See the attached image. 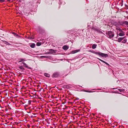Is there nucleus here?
<instances>
[{"label":"nucleus","instance_id":"obj_1","mask_svg":"<svg viewBox=\"0 0 128 128\" xmlns=\"http://www.w3.org/2000/svg\"><path fill=\"white\" fill-rule=\"evenodd\" d=\"M94 53L98 55L103 57H106L108 56V55L107 54H104L99 52H95Z\"/></svg>","mask_w":128,"mask_h":128},{"label":"nucleus","instance_id":"obj_2","mask_svg":"<svg viewBox=\"0 0 128 128\" xmlns=\"http://www.w3.org/2000/svg\"><path fill=\"white\" fill-rule=\"evenodd\" d=\"M118 23L120 24L122 26H123L128 27V21L120 22Z\"/></svg>","mask_w":128,"mask_h":128},{"label":"nucleus","instance_id":"obj_3","mask_svg":"<svg viewBox=\"0 0 128 128\" xmlns=\"http://www.w3.org/2000/svg\"><path fill=\"white\" fill-rule=\"evenodd\" d=\"M106 34L107 36L110 38H113L114 36V32L112 31L108 32Z\"/></svg>","mask_w":128,"mask_h":128},{"label":"nucleus","instance_id":"obj_4","mask_svg":"<svg viewBox=\"0 0 128 128\" xmlns=\"http://www.w3.org/2000/svg\"><path fill=\"white\" fill-rule=\"evenodd\" d=\"M92 29L96 31L98 33H101L102 32L97 28L93 27L92 28Z\"/></svg>","mask_w":128,"mask_h":128},{"label":"nucleus","instance_id":"obj_5","mask_svg":"<svg viewBox=\"0 0 128 128\" xmlns=\"http://www.w3.org/2000/svg\"><path fill=\"white\" fill-rule=\"evenodd\" d=\"M59 76V74L58 72H55L52 75V77H57Z\"/></svg>","mask_w":128,"mask_h":128},{"label":"nucleus","instance_id":"obj_6","mask_svg":"<svg viewBox=\"0 0 128 128\" xmlns=\"http://www.w3.org/2000/svg\"><path fill=\"white\" fill-rule=\"evenodd\" d=\"M54 50L52 49H50L49 50V51L48 52H47V54H52L54 53Z\"/></svg>","mask_w":128,"mask_h":128},{"label":"nucleus","instance_id":"obj_7","mask_svg":"<svg viewBox=\"0 0 128 128\" xmlns=\"http://www.w3.org/2000/svg\"><path fill=\"white\" fill-rule=\"evenodd\" d=\"M125 32L124 31L120 32L118 34L119 36H123L125 35Z\"/></svg>","mask_w":128,"mask_h":128},{"label":"nucleus","instance_id":"obj_8","mask_svg":"<svg viewBox=\"0 0 128 128\" xmlns=\"http://www.w3.org/2000/svg\"><path fill=\"white\" fill-rule=\"evenodd\" d=\"M116 29L117 30H118V31H120V32H122L123 31V30H124L126 29L125 28H124V29H121L120 28L118 27L116 28Z\"/></svg>","mask_w":128,"mask_h":128},{"label":"nucleus","instance_id":"obj_9","mask_svg":"<svg viewBox=\"0 0 128 128\" xmlns=\"http://www.w3.org/2000/svg\"><path fill=\"white\" fill-rule=\"evenodd\" d=\"M62 48L64 50H66L68 49V46H67L65 45L63 46Z\"/></svg>","mask_w":128,"mask_h":128},{"label":"nucleus","instance_id":"obj_10","mask_svg":"<svg viewBox=\"0 0 128 128\" xmlns=\"http://www.w3.org/2000/svg\"><path fill=\"white\" fill-rule=\"evenodd\" d=\"M80 50H72V54H74L79 52Z\"/></svg>","mask_w":128,"mask_h":128},{"label":"nucleus","instance_id":"obj_11","mask_svg":"<svg viewBox=\"0 0 128 128\" xmlns=\"http://www.w3.org/2000/svg\"><path fill=\"white\" fill-rule=\"evenodd\" d=\"M124 38H119L118 40V42H120L124 39Z\"/></svg>","mask_w":128,"mask_h":128},{"label":"nucleus","instance_id":"obj_12","mask_svg":"<svg viewBox=\"0 0 128 128\" xmlns=\"http://www.w3.org/2000/svg\"><path fill=\"white\" fill-rule=\"evenodd\" d=\"M98 59L100 61H101L103 62L104 63H105V64H106L107 65H108V66H109V64H108L106 62H105L104 61L101 60V59H100V58H98Z\"/></svg>","mask_w":128,"mask_h":128},{"label":"nucleus","instance_id":"obj_13","mask_svg":"<svg viewBox=\"0 0 128 128\" xmlns=\"http://www.w3.org/2000/svg\"><path fill=\"white\" fill-rule=\"evenodd\" d=\"M19 62H24V61H25L26 60L25 59V58H24V59H23V58H20L19 59Z\"/></svg>","mask_w":128,"mask_h":128},{"label":"nucleus","instance_id":"obj_14","mask_svg":"<svg viewBox=\"0 0 128 128\" xmlns=\"http://www.w3.org/2000/svg\"><path fill=\"white\" fill-rule=\"evenodd\" d=\"M22 63L23 64H24V66L28 68H29V67L27 65L25 62H22Z\"/></svg>","mask_w":128,"mask_h":128},{"label":"nucleus","instance_id":"obj_15","mask_svg":"<svg viewBox=\"0 0 128 128\" xmlns=\"http://www.w3.org/2000/svg\"><path fill=\"white\" fill-rule=\"evenodd\" d=\"M35 44L34 43H32L30 45V47L32 48H34L35 47Z\"/></svg>","mask_w":128,"mask_h":128},{"label":"nucleus","instance_id":"obj_16","mask_svg":"<svg viewBox=\"0 0 128 128\" xmlns=\"http://www.w3.org/2000/svg\"><path fill=\"white\" fill-rule=\"evenodd\" d=\"M44 75L48 77H49L50 76V74L46 73H44Z\"/></svg>","mask_w":128,"mask_h":128},{"label":"nucleus","instance_id":"obj_17","mask_svg":"<svg viewBox=\"0 0 128 128\" xmlns=\"http://www.w3.org/2000/svg\"><path fill=\"white\" fill-rule=\"evenodd\" d=\"M96 44H93L92 46V48L93 49H95L96 48Z\"/></svg>","mask_w":128,"mask_h":128},{"label":"nucleus","instance_id":"obj_18","mask_svg":"<svg viewBox=\"0 0 128 128\" xmlns=\"http://www.w3.org/2000/svg\"><path fill=\"white\" fill-rule=\"evenodd\" d=\"M127 41V39H124L122 42L123 43H125Z\"/></svg>","mask_w":128,"mask_h":128},{"label":"nucleus","instance_id":"obj_19","mask_svg":"<svg viewBox=\"0 0 128 128\" xmlns=\"http://www.w3.org/2000/svg\"><path fill=\"white\" fill-rule=\"evenodd\" d=\"M113 24L115 25L117 27L118 26V24L117 22H114V23Z\"/></svg>","mask_w":128,"mask_h":128},{"label":"nucleus","instance_id":"obj_20","mask_svg":"<svg viewBox=\"0 0 128 128\" xmlns=\"http://www.w3.org/2000/svg\"><path fill=\"white\" fill-rule=\"evenodd\" d=\"M41 43L40 42H37L36 43V45L37 46H40L41 45Z\"/></svg>","mask_w":128,"mask_h":128},{"label":"nucleus","instance_id":"obj_21","mask_svg":"<svg viewBox=\"0 0 128 128\" xmlns=\"http://www.w3.org/2000/svg\"><path fill=\"white\" fill-rule=\"evenodd\" d=\"M4 43L7 45H10V44L8 42L6 41H4Z\"/></svg>","mask_w":128,"mask_h":128},{"label":"nucleus","instance_id":"obj_22","mask_svg":"<svg viewBox=\"0 0 128 128\" xmlns=\"http://www.w3.org/2000/svg\"><path fill=\"white\" fill-rule=\"evenodd\" d=\"M118 90L120 92H123L124 91V90L123 89H119Z\"/></svg>","mask_w":128,"mask_h":128},{"label":"nucleus","instance_id":"obj_23","mask_svg":"<svg viewBox=\"0 0 128 128\" xmlns=\"http://www.w3.org/2000/svg\"><path fill=\"white\" fill-rule=\"evenodd\" d=\"M17 38H19L20 36L18 34H15V36Z\"/></svg>","mask_w":128,"mask_h":128},{"label":"nucleus","instance_id":"obj_24","mask_svg":"<svg viewBox=\"0 0 128 128\" xmlns=\"http://www.w3.org/2000/svg\"><path fill=\"white\" fill-rule=\"evenodd\" d=\"M19 68L21 69H24V68L22 66H20L19 67Z\"/></svg>","mask_w":128,"mask_h":128},{"label":"nucleus","instance_id":"obj_25","mask_svg":"<svg viewBox=\"0 0 128 128\" xmlns=\"http://www.w3.org/2000/svg\"><path fill=\"white\" fill-rule=\"evenodd\" d=\"M41 57V58H47V57L46 56H42Z\"/></svg>","mask_w":128,"mask_h":128},{"label":"nucleus","instance_id":"obj_26","mask_svg":"<svg viewBox=\"0 0 128 128\" xmlns=\"http://www.w3.org/2000/svg\"><path fill=\"white\" fill-rule=\"evenodd\" d=\"M123 0H122V2L120 3V4H121V6H122L123 5Z\"/></svg>","mask_w":128,"mask_h":128},{"label":"nucleus","instance_id":"obj_27","mask_svg":"<svg viewBox=\"0 0 128 128\" xmlns=\"http://www.w3.org/2000/svg\"><path fill=\"white\" fill-rule=\"evenodd\" d=\"M4 1V0H0V2H2Z\"/></svg>","mask_w":128,"mask_h":128},{"label":"nucleus","instance_id":"obj_28","mask_svg":"<svg viewBox=\"0 0 128 128\" xmlns=\"http://www.w3.org/2000/svg\"><path fill=\"white\" fill-rule=\"evenodd\" d=\"M28 38L30 39H33V38L30 37H29Z\"/></svg>","mask_w":128,"mask_h":128},{"label":"nucleus","instance_id":"obj_29","mask_svg":"<svg viewBox=\"0 0 128 128\" xmlns=\"http://www.w3.org/2000/svg\"><path fill=\"white\" fill-rule=\"evenodd\" d=\"M13 34L14 35V36L15 35V34H16L14 32L13 33Z\"/></svg>","mask_w":128,"mask_h":128},{"label":"nucleus","instance_id":"obj_30","mask_svg":"<svg viewBox=\"0 0 128 128\" xmlns=\"http://www.w3.org/2000/svg\"><path fill=\"white\" fill-rule=\"evenodd\" d=\"M86 92H90L89 91H86Z\"/></svg>","mask_w":128,"mask_h":128},{"label":"nucleus","instance_id":"obj_31","mask_svg":"<svg viewBox=\"0 0 128 128\" xmlns=\"http://www.w3.org/2000/svg\"><path fill=\"white\" fill-rule=\"evenodd\" d=\"M68 86H67L66 87V88H68Z\"/></svg>","mask_w":128,"mask_h":128},{"label":"nucleus","instance_id":"obj_32","mask_svg":"<svg viewBox=\"0 0 128 128\" xmlns=\"http://www.w3.org/2000/svg\"><path fill=\"white\" fill-rule=\"evenodd\" d=\"M11 0H8V1H10Z\"/></svg>","mask_w":128,"mask_h":128},{"label":"nucleus","instance_id":"obj_33","mask_svg":"<svg viewBox=\"0 0 128 128\" xmlns=\"http://www.w3.org/2000/svg\"><path fill=\"white\" fill-rule=\"evenodd\" d=\"M127 64L128 65V63Z\"/></svg>","mask_w":128,"mask_h":128}]
</instances>
